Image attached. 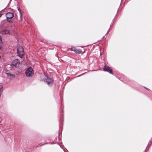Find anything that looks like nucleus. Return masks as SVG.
Here are the masks:
<instances>
[{"label": "nucleus", "mask_w": 152, "mask_h": 152, "mask_svg": "<svg viewBox=\"0 0 152 152\" xmlns=\"http://www.w3.org/2000/svg\"><path fill=\"white\" fill-rule=\"evenodd\" d=\"M44 81L48 86L51 85L53 83V79L48 77H46L44 80Z\"/></svg>", "instance_id": "4"}, {"label": "nucleus", "mask_w": 152, "mask_h": 152, "mask_svg": "<svg viewBox=\"0 0 152 152\" xmlns=\"http://www.w3.org/2000/svg\"><path fill=\"white\" fill-rule=\"evenodd\" d=\"M18 10L20 12V9H19V8H18Z\"/></svg>", "instance_id": "14"}, {"label": "nucleus", "mask_w": 152, "mask_h": 152, "mask_svg": "<svg viewBox=\"0 0 152 152\" xmlns=\"http://www.w3.org/2000/svg\"><path fill=\"white\" fill-rule=\"evenodd\" d=\"M2 38L0 36V44H2Z\"/></svg>", "instance_id": "11"}, {"label": "nucleus", "mask_w": 152, "mask_h": 152, "mask_svg": "<svg viewBox=\"0 0 152 152\" xmlns=\"http://www.w3.org/2000/svg\"><path fill=\"white\" fill-rule=\"evenodd\" d=\"M110 28H109V30L107 31V33H108V31H109V30H110Z\"/></svg>", "instance_id": "15"}, {"label": "nucleus", "mask_w": 152, "mask_h": 152, "mask_svg": "<svg viewBox=\"0 0 152 152\" xmlns=\"http://www.w3.org/2000/svg\"><path fill=\"white\" fill-rule=\"evenodd\" d=\"M0 33L3 35H9L10 34V31L6 29H4L0 31Z\"/></svg>", "instance_id": "7"}, {"label": "nucleus", "mask_w": 152, "mask_h": 152, "mask_svg": "<svg viewBox=\"0 0 152 152\" xmlns=\"http://www.w3.org/2000/svg\"><path fill=\"white\" fill-rule=\"evenodd\" d=\"M1 46L0 45V50L1 49Z\"/></svg>", "instance_id": "16"}, {"label": "nucleus", "mask_w": 152, "mask_h": 152, "mask_svg": "<svg viewBox=\"0 0 152 152\" xmlns=\"http://www.w3.org/2000/svg\"><path fill=\"white\" fill-rule=\"evenodd\" d=\"M2 15V14H0V17H1V15Z\"/></svg>", "instance_id": "17"}, {"label": "nucleus", "mask_w": 152, "mask_h": 152, "mask_svg": "<svg viewBox=\"0 0 152 152\" xmlns=\"http://www.w3.org/2000/svg\"><path fill=\"white\" fill-rule=\"evenodd\" d=\"M6 16L7 18L11 19L13 17L14 15L12 13L9 12L6 14Z\"/></svg>", "instance_id": "8"}, {"label": "nucleus", "mask_w": 152, "mask_h": 152, "mask_svg": "<svg viewBox=\"0 0 152 152\" xmlns=\"http://www.w3.org/2000/svg\"><path fill=\"white\" fill-rule=\"evenodd\" d=\"M147 147H146V150H145V152H147V151H146L147 150Z\"/></svg>", "instance_id": "13"}, {"label": "nucleus", "mask_w": 152, "mask_h": 152, "mask_svg": "<svg viewBox=\"0 0 152 152\" xmlns=\"http://www.w3.org/2000/svg\"><path fill=\"white\" fill-rule=\"evenodd\" d=\"M77 49L75 48H72V51H74L75 53V50H76Z\"/></svg>", "instance_id": "10"}, {"label": "nucleus", "mask_w": 152, "mask_h": 152, "mask_svg": "<svg viewBox=\"0 0 152 152\" xmlns=\"http://www.w3.org/2000/svg\"><path fill=\"white\" fill-rule=\"evenodd\" d=\"M26 75L27 77H31L34 74V71L32 68L30 67L27 68L25 71Z\"/></svg>", "instance_id": "2"}, {"label": "nucleus", "mask_w": 152, "mask_h": 152, "mask_svg": "<svg viewBox=\"0 0 152 152\" xmlns=\"http://www.w3.org/2000/svg\"><path fill=\"white\" fill-rule=\"evenodd\" d=\"M103 70L105 72H108L112 75L113 74V73L112 72V71L110 67L108 66L105 65L103 67Z\"/></svg>", "instance_id": "6"}, {"label": "nucleus", "mask_w": 152, "mask_h": 152, "mask_svg": "<svg viewBox=\"0 0 152 152\" xmlns=\"http://www.w3.org/2000/svg\"><path fill=\"white\" fill-rule=\"evenodd\" d=\"M5 73L7 75V77L10 80H12L15 77V74H12L9 70L7 69L5 70Z\"/></svg>", "instance_id": "3"}, {"label": "nucleus", "mask_w": 152, "mask_h": 152, "mask_svg": "<svg viewBox=\"0 0 152 152\" xmlns=\"http://www.w3.org/2000/svg\"><path fill=\"white\" fill-rule=\"evenodd\" d=\"M17 52L18 56L21 58H22L24 55L23 48L21 46H19L18 47Z\"/></svg>", "instance_id": "1"}, {"label": "nucleus", "mask_w": 152, "mask_h": 152, "mask_svg": "<svg viewBox=\"0 0 152 152\" xmlns=\"http://www.w3.org/2000/svg\"><path fill=\"white\" fill-rule=\"evenodd\" d=\"M9 18H7V20L8 21V22H12V20H9Z\"/></svg>", "instance_id": "12"}, {"label": "nucleus", "mask_w": 152, "mask_h": 152, "mask_svg": "<svg viewBox=\"0 0 152 152\" xmlns=\"http://www.w3.org/2000/svg\"><path fill=\"white\" fill-rule=\"evenodd\" d=\"M148 149H149V148H148V149H147V150H148Z\"/></svg>", "instance_id": "19"}, {"label": "nucleus", "mask_w": 152, "mask_h": 152, "mask_svg": "<svg viewBox=\"0 0 152 152\" xmlns=\"http://www.w3.org/2000/svg\"><path fill=\"white\" fill-rule=\"evenodd\" d=\"M75 51V53L80 54L81 53V51L80 49H77Z\"/></svg>", "instance_id": "9"}, {"label": "nucleus", "mask_w": 152, "mask_h": 152, "mask_svg": "<svg viewBox=\"0 0 152 152\" xmlns=\"http://www.w3.org/2000/svg\"><path fill=\"white\" fill-rule=\"evenodd\" d=\"M20 62L18 59H15L11 62V65L14 66H18L20 64Z\"/></svg>", "instance_id": "5"}, {"label": "nucleus", "mask_w": 152, "mask_h": 152, "mask_svg": "<svg viewBox=\"0 0 152 152\" xmlns=\"http://www.w3.org/2000/svg\"><path fill=\"white\" fill-rule=\"evenodd\" d=\"M148 149H149V148H148V149H147V150H148Z\"/></svg>", "instance_id": "20"}, {"label": "nucleus", "mask_w": 152, "mask_h": 152, "mask_svg": "<svg viewBox=\"0 0 152 152\" xmlns=\"http://www.w3.org/2000/svg\"><path fill=\"white\" fill-rule=\"evenodd\" d=\"M81 74L80 75H82L83 74Z\"/></svg>", "instance_id": "18"}]
</instances>
